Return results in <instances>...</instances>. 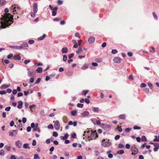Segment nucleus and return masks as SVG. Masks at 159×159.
<instances>
[{
  "mask_svg": "<svg viewBox=\"0 0 159 159\" xmlns=\"http://www.w3.org/2000/svg\"><path fill=\"white\" fill-rule=\"evenodd\" d=\"M2 16V17L0 18L2 20L0 23V29L6 28L7 27L10 26L13 23V16L10 13L4 14V16Z\"/></svg>",
  "mask_w": 159,
  "mask_h": 159,
  "instance_id": "f257e3e1",
  "label": "nucleus"
},
{
  "mask_svg": "<svg viewBox=\"0 0 159 159\" xmlns=\"http://www.w3.org/2000/svg\"><path fill=\"white\" fill-rule=\"evenodd\" d=\"M111 143L109 141V140L105 141V140L104 139H102V140L101 145L103 147H108L111 146Z\"/></svg>",
  "mask_w": 159,
  "mask_h": 159,
  "instance_id": "f03ea898",
  "label": "nucleus"
},
{
  "mask_svg": "<svg viewBox=\"0 0 159 159\" xmlns=\"http://www.w3.org/2000/svg\"><path fill=\"white\" fill-rule=\"evenodd\" d=\"M88 139L89 140H92L93 139H96L98 137V136L95 131L93 132L92 131L91 132V134L90 136H89L88 135Z\"/></svg>",
  "mask_w": 159,
  "mask_h": 159,
  "instance_id": "7ed1b4c3",
  "label": "nucleus"
},
{
  "mask_svg": "<svg viewBox=\"0 0 159 159\" xmlns=\"http://www.w3.org/2000/svg\"><path fill=\"white\" fill-rule=\"evenodd\" d=\"M131 150L132 152L131 153L132 155H135L137 154L138 152V149L134 146H132L131 147Z\"/></svg>",
  "mask_w": 159,
  "mask_h": 159,
  "instance_id": "20e7f679",
  "label": "nucleus"
},
{
  "mask_svg": "<svg viewBox=\"0 0 159 159\" xmlns=\"http://www.w3.org/2000/svg\"><path fill=\"white\" fill-rule=\"evenodd\" d=\"M20 49H28V45L27 43L23 42L22 43L21 46H20Z\"/></svg>",
  "mask_w": 159,
  "mask_h": 159,
  "instance_id": "39448f33",
  "label": "nucleus"
},
{
  "mask_svg": "<svg viewBox=\"0 0 159 159\" xmlns=\"http://www.w3.org/2000/svg\"><path fill=\"white\" fill-rule=\"evenodd\" d=\"M54 126L56 130H58L60 129V124L58 120H57L55 121Z\"/></svg>",
  "mask_w": 159,
  "mask_h": 159,
  "instance_id": "423d86ee",
  "label": "nucleus"
},
{
  "mask_svg": "<svg viewBox=\"0 0 159 159\" xmlns=\"http://www.w3.org/2000/svg\"><path fill=\"white\" fill-rule=\"evenodd\" d=\"M113 61L115 63H119L120 62L121 59L120 57H116L114 58Z\"/></svg>",
  "mask_w": 159,
  "mask_h": 159,
  "instance_id": "0eeeda50",
  "label": "nucleus"
},
{
  "mask_svg": "<svg viewBox=\"0 0 159 159\" xmlns=\"http://www.w3.org/2000/svg\"><path fill=\"white\" fill-rule=\"evenodd\" d=\"M16 8L19 9H20V8L19 7H16V6H15L14 5H12L11 7V9L13 10V12L14 14H15L16 13H17L16 9Z\"/></svg>",
  "mask_w": 159,
  "mask_h": 159,
  "instance_id": "6e6552de",
  "label": "nucleus"
},
{
  "mask_svg": "<svg viewBox=\"0 0 159 159\" xmlns=\"http://www.w3.org/2000/svg\"><path fill=\"white\" fill-rule=\"evenodd\" d=\"M38 3H35L33 5V12H34V13H37L38 11Z\"/></svg>",
  "mask_w": 159,
  "mask_h": 159,
  "instance_id": "1a4fd4ad",
  "label": "nucleus"
},
{
  "mask_svg": "<svg viewBox=\"0 0 159 159\" xmlns=\"http://www.w3.org/2000/svg\"><path fill=\"white\" fill-rule=\"evenodd\" d=\"M95 40V38L93 36H91L88 39V41L89 43L90 44L93 43Z\"/></svg>",
  "mask_w": 159,
  "mask_h": 159,
  "instance_id": "9d476101",
  "label": "nucleus"
},
{
  "mask_svg": "<svg viewBox=\"0 0 159 159\" xmlns=\"http://www.w3.org/2000/svg\"><path fill=\"white\" fill-rule=\"evenodd\" d=\"M16 145L18 148H20L22 147V144L20 140H18L16 142Z\"/></svg>",
  "mask_w": 159,
  "mask_h": 159,
  "instance_id": "9b49d317",
  "label": "nucleus"
},
{
  "mask_svg": "<svg viewBox=\"0 0 159 159\" xmlns=\"http://www.w3.org/2000/svg\"><path fill=\"white\" fill-rule=\"evenodd\" d=\"M68 134L67 133H66L65 134L64 136H61L60 138L61 140H65L68 138Z\"/></svg>",
  "mask_w": 159,
  "mask_h": 159,
  "instance_id": "f8f14e48",
  "label": "nucleus"
},
{
  "mask_svg": "<svg viewBox=\"0 0 159 159\" xmlns=\"http://www.w3.org/2000/svg\"><path fill=\"white\" fill-rule=\"evenodd\" d=\"M13 59L15 60H20L21 59V57L19 55L16 54L14 56Z\"/></svg>",
  "mask_w": 159,
  "mask_h": 159,
  "instance_id": "ddd939ff",
  "label": "nucleus"
},
{
  "mask_svg": "<svg viewBox=\"0 0 159 159\" xmlns=\"http://www.w3.org/2000/svg\"><path fill=\"white\" fill-rule=\"evenodd\" d=\"M154 151L155 152L157 151L158 149L159 148V143H156L154 144Z\"/></svg>",
  "mask_w": 159,
  "mask_h": 159,
  "instance_id": "4468645a",
  "label": "nucleus"
},
{
  "mask_svg": "<svg viewBox=\"0 0 159 159\" xmlns=\"http://www.w3.org/2000/svg\"><path fill=\"white\" fill-rule=\"evenodd\" d=\"M18 105L17 106V107L19 109H20L22 108L23 102L21 101H19L18 102Z\"/></svg>",
  "mask_w": 159,
  "mask_h": 159,
  "instance_id": "2eb2a0df",
  "label": "nucleus"
},
{
  "mask_svg": "<svg viewBox=\"0 0 159 159\" xmlns=\"http://www.w3.org/2000/svg\"><path fill=\"white\" fill-rule=\"evenodd\" d=\"M57 8H58L57 7H55L53 8V11H52V16H55L57 14L56 11L57 10Z\"/></svg>",
  "mask_w": 159,
  "mask_h": 159,
  "instance_id": "dca6fc26",
  "label": "nucleus"
},
{
  "mask_svg": "<svg viewBox=\"0 0 159 159\" xmlns=\"http://www.w3.org/2000/svg\"><path fill=\"white\" fill-rule=\"evenodd\" d=\"M68 49L66 47H64L61 49V52L63 53H66L67 52Z\"/></svg>",
  "mask_w": 159,
  "mask_h": 159,
  "instance_id": "f3484780",
  "label": "nucleus"
},
{
  "mask_svg": "<svg viewBox=\"0 0 159 159\" xmlns=\"http://www.w3.org/2000/svg\"><path fill=\"white\" fill-rule=\"evenodd\" d=\"M89 115V112L88 111H84L81 113V115L83 117L88 116Z\"/></svg>",
  "mask_w": 159,
  "mask_h": 159,
  "instance_id": "a211bd4d",
  "label": "nucleus"
},
{
  "mask_svg": "<svg viewBox=\"0 0 159 159\" xmlns=\"http://www.w3.org/2000/svg\"><path fill=\"white\" fill-rule=\"evenodd\" d=\"M10 47L11 48L14 49H20V46H10Z\"/></svg>",
  "mask_w": 159,
  "mask_h": 159,
  "instance_id": "6ab92c4d",
  "label": "nucleus"
},
{
  "mask_svg": "<svg viewBox=\"0 0 159 159\" xmlns=\"http://www.w3.org/2000/svg\"><path fill=\"white\" fill-rule=\"evenodd\" d=\"M46 36V34H44L42 36L39 37L38 38V40H43L44 39V38H45Z\"/></svg>",
  "mask_w": 159,
  "mask_h": 159,
  "instance_id": "aec40b11",
  "label": "nucleus"
},
{
  "mask_svg": "<svg viewBox=\"0 0 159 159\" xmlns=\"http://www.w3.org/2000/svg\"><path fill=\"white\" fill-rule=\"evenodd\" d=\"M7 3V2L5 0H1L0 1V4L1 5H4Z\"/></svg>",
  "mask_w": 159,
  "mask_h": 159,
  "instance_id": "412c9836",
  "label": "nucleus"
},
{
  "mask_svg": "<svg viewBox=\"0 0 159 159\" xmlns=\"http://www.w3.org/2000/svg\"><path fill=\"white\" fill-rule=\"evenodd\" d=\"M33 132H36L37 131L39 133H40L41 132L40 130L39 127L34 128L33 129Z\"/></svg>",
  "mask_w": 159,
  "mask_h": 159,
  "instance_id": "4be33fe9",
  "label": "nucleus"
},
{
  "mask_svg": "<svg viewBox=\"0 0 159 159\" xmlns=\"http://www.w3.org/2000/svg\"><path fill=\"white\" fill-rule=\"evenodd\" d=\"M83 51V49L81 48H78V50L76 51V53L77 54H79V53H80V52H82Z\"/></svg>",
  "mask_w": 159,
  "mask_h": 159,
  "instance_id": "5701e85b",
  "label": "nucleus"
},
{
  "mask_svg": "<svg viewBox=\"0 0 159 159\" xmlns=\"http://www.w3.org/2000/svg\"><path fill=\"white\" fill-rule=\"evenodd\" d=\"M119 118L121 119H124L125 118V114H121L119 116Z\"/></svg>",
  "mask_w": 159,
  "mask_h": 159,
  "instance_id": "b1692460",
  "label": "nucleus"
},
{
  "mask_svg": "<svg viewBox=\"0 0 159 159\" xmlns=\"http://www.w3.org/2000/svg\"><path fill=\"white\" fill-rule=\"evenodd\" d=\"M23 148L25 149L29 148L30 149V147H29V144L28 143H25L23 145Z\"/></svg>",
  "mask_w": 159,
  "mask_h": 159,
  "instance_id": "393cba45",
  "label": "nucleus"
},
{
  "mask_svg": "<svg viewBox=\"0 0 159 159\" xmlns=\"http://www.w3.org/2000/svg\"><path fill=\"white\" fill-rule=\"evenodd\" d=\"M28 76L29 77L31 76L34 75V74L33 72L31 71H28Z\"/></svg>",
  "mask_w": 159,
  "mask_h": 159,
  "instance_id": "a878e982",
  "label": "nucleus"
},
{
  "mask_svg": "<svg viewBox=\"0 0 159 159\" xmlns=\"http://www.w3.org/2000/svg\"><path fill=\"white\" fill-rule=\"evenodd\" d=\"M88 66H89V65L88 64H85L82 67L81 69H82L84 70H85V69L88 68Z\"/></svg>",
  "mask_w": 159,
  "mask_h": 159,
  "instance_id": "bb28decb",
  "label": "nucleus"
},
{
  "mask_svg": "<svg viewBox=\"0 0 159 159\" xmlns=\"http://www.w3.org/2000/svg\"><path fill=\"white\" fill-rule=\"evenodd\" d=\"M124 153V151L123 150H119L116 152V153L117 154H123Z\"/></svg>",
  "mask_w": 159,
  "mask_h": 159,
  "instance_id": "cd10ccee",
  "label": "nucleus"
},
{
  "mask_svg": "<svg viewBox=\"0 0 159 159\" xmlns=\"http://www.w3.org/2000/svg\"><path fill=\"white\" fill-rule=\"evenodd\" d=\"M36 71L38 73H41L42 72V68L41 67H39L37 69Z\"/></svg>",
  "mask_w": 159,
  "mask_h": 159,
  "instance_id": "c85d7f7f",
  "label": "nucleus"
},
{
  "mask_svg": "<svg viewBox=\"0 0 159 159\" xmlns=\"http://www.w3.org/2000/svg\"><path fill=\"white\" fill-rule=\"evenodd\" d=\"M9 85H5V84H3L2 85L1 88L2 89H5L9 87Z\"/></svg>",
  "mask_w": 159,
  "mask_h": 159,
  "instance_id": "c756f323",
  "label": "nucleus"
},
{
  "mask_svg": "<svg viewBox=\"0 0 159 159\" xmlns=\"http://www.w3.org/2000/svg\"><path fill=\"white\" fill-rule=\"evenodd\" d=\"M93 111L95 112H98L99 111V109L98 107H93Z\"/></svg>",
  "mask_w": 159,
  "mask_h": 159,
  "instance_id": "7c9ffc66",
  "label": "nucleus"
},
{
  "mask_svg": "<svg viewBox=\"0 0 159 159\" xmlns=\"http://www.w3.org/2000/svg\"><path fill=\"white\" fill-rule=\"evenodd\" d=\"M34 159H40L38 154H35L34 156Z\"/></svg>",
  "mask_w": 159,
  "mask_h": 159,
  "instance_id": "2f4dec72",
  "label": "nucleus"
},
{
  "mask_svg": "<svg viewBox=\"0 0 159 159\" xmlns=\"http://www.w3.org/2000/svg\"><path fill=\"white\" fill-rule=\"evenodd\" d=\"M88 92V90H83L82 92V93L83 95H85Z\"/></svg>",
  "mask_w": 159,
  "mask_h": 159,
  "instance_id": "473e14b6",
  "label": "nucleus"
},
{
  "mask_svg": "<svg viewBox=\"0 0 159 159\" xmlns=\"http://www.w3.org/2000/svg\"><path fill=\"white\" fill-rule=\"evenodd\" d=\"M141 140L145 142L147 141V139L145 136H143L141 138Z\"/></svg>",
  "mask_w": 159,
  "mask_h": 159,
  "instance_id": "72a5a7b5",
  "label": "nucleus"
},
{
  "mask_svg": "<svg viewBox=\"0 0 159 159\" xmlns=\"http://www.w3.org/2000/svg\"><path fill=\"white\" fill-rule=\"evenodd\" d=\"M152 15L153 16L154 18L156 20H157L158 18L157 17V15H156V14L154 12H152Z\"/></svg>",
  "mask_w": 159,
  "mask_h": 159,
  "instance_id": "f704fd0d",
  "label": "nucleus"
},
{
  "mask_svg": "<svg viewBox=\"0 0 159 159\" xmlns=\"http://www.w3.org/2000/svg\"><path fill=\"white\" fill-rule=\"evenodd\" d=\"M71 113L72 116H74L76 114L77 111L75 110L72 111H71Z\"/></svg>",
  "mask_w": 159,
  "mask_h": 159,
  "instance_id": "c9c22d12",
  "label": "nucleus"
},
{
  "mask_svg": "<svg viewBox=\"0 0 159 159\" xmlns=\"http://www.w3.org/2000/svg\"><path fill=\"white\" fill-rule=\"evenodd\" d=\"M84 105L82 104L79 103L77 104V107H78L82 108L83 107Z\"/></svg>",
  "mask_w": 159,
  "mask_h": 159,
  "instance_id": "e433bc0d",
  "label": "nucleus"
},
{
  "mask_svg": "<svg viewBox=\"0 0 159 159\" xmlns=\"http://www.w3.org/2000/svg\"><path fill=\"white\" fill-rule=\"evenodd\" d=\"M74 56V54L73 53H71L70 54L68 55V58L69 59H70L71 58Z\"/></svg>",
  "mask_w": 159,
  "mask_h": 159,
  "instance_id": "4c0bfd02",
  "label": "nucleus"
},
{
  "mask_svg": "<svg viewBox=\"0 0 159 159\" xmlns=\"http://www.w3.org/2000/svg\"><path fill=\"white\" fill-rule=\"evenodd\" d=\"M0 155L1 156L4 155V151L2 149L0 151Z\"/></svg>",
  "mask_w": 159,
  "mask_h": 159,
  "instance_id": "58836bf2",
  "label": "nucleus"
},
{
  "mask_svg": "<svg viewBox=\"0 0 159 159\" xmlns=\"http://www.w3.org/2000/svg\"><path fill=\"white\" fill-rule=\"evenodd\" d=\"M71 137L75 139L76 138V134L75 133H73L71 135Z\"/></svg>",
  "mask_w": 159,
  "mask_h": 159,
  "instance_id": "ea45409f",
  "label": "nucleus"
},
{
  "mask_svg": "<svg viewBox=\"0 0 159 159\" xmlns=\"http://www.w3.org/2000/svg\"><path fill=\"white\" fill-rule=\"evenodd\" d=\"M67 57L66 55H64L63 56V60L64 61H66L67 59Z\"/></svg>",
  "mask_w": 159,
  "mask_h": 159,
  "instance_id": "a19ab883",
  "label": "nucleus"
},
{
  "mask_svg": "<svg viewBox=\"0 0 159 159\" xmlns=\"http://www.w3.org/2000/svg\"><path fill=\"white\" fill-rule=\"evenodd\" d=\"M133 129H141V128L140 127L135 125L134 126Z\"/></svg>",
  "mask_w": 159,
  "mask_h": 159,
  "instance_id": "79ce46f5",
  "label": "nucleus"
},
{
  "mask_svg": "<svg viewBox=\"0 0 159 159\" xmlns=\"http://www.w3.org/2000/svg\"><path fill=\"white\" fill-rule=\"evenodd\" d=\"M120 137V136L119 135H116L114 138V139L116 140H118L119 139Z\"/></svg>",
  "mask_w": 159,
  "mask_h": 159,
  "instance_id": "37998d69",
  "label": "nucleus"
},
{
  "mask_svg": "<svg viewBox=\"0 0 159 159\" xmlns=\"http://www.w3.org/2000/svg\"><path fill=\"white\" fill-rule=\"evenodd\" d=\"M58 134L56 132H53L52 133V135L55 137H57L58 136Z\"/></svg>",
  "mask_w": 159,
  "mask_h": 159,
  "instance_id": "c03bdc74",
  "label": "nucleus"
},
{
  "mask_svg": "<svg viewBox=\"0 0 159 159\" xmlns=\"http://www.w3.org/2000/svg\"><path fill=\"white\" fill-rule=\"evenodd\" d=\"M91 120L93 124H95L97 120L95 118L91 119Z\"/></svg>",
  "mask_w": 159,
  "mask_h": 159,
  "instance_id": "a18cd8bd",
  "label": "nucleus"
},
{
  "mask_svg": "<svg viewBox=\"0 0 159 159\" xmlns=\"http://www.w3.org/2000/svg\"><path fill=\"white\" fill-rule=\"evenodd\" d=\"M41 79L39 78H38L36 80V81H35V84H38V83H39L40 81H41Z\"/></svg>",
  "mask_w": 159,
  "mask_h": 159,
  "instance_id": "49530a36",
  "label": "nucleus"
},
{
  "mask_svg": "<svg viewBox=\"0 0 159 159\" xmlns=\"http://www.w3.org/2000/svg\"><path fill=\"white\" fill-rule=\"evenodd\" d=\"M118 147L119 148H123L124 147V146L121 143H120L118 144Z\"/></svg>",
  "mask_w": 159,
  "mask_h": 159,
  "instance_id": "de8ad7c7",
  "label": "nucleus"
},
{
  "mask_svg": "<svg viewBox=\"0 0 159 159\" xmlns=\"http://www.w3.org/2000/svg\"><path fill=\"white\" fill-rule=\"evenodd\" d=\"M48 129H52L53 128V126L52 124H50L48 126Z\"/></svg>",
  "mask_w": 159,
  "mask_h": 159,
  "instance_id": "09e8293b",
  "label": "nucleus"
},
{
  "mask_svg": "<svg viewBox=\"0 0 159 159\" xmlns=\"http://www.w3.org/2000/svg\"><path fill=\"white\" fill-rule=\"evenodd\" d=\"M13 55L12 53H10L7 56V58L8 59H10L12 57Z\"/></svg>",
  "mask_w": 159,
  "mask_h": 159,
  "instance_id": "8fccbe9b",
  "label": "nucleus"
},
{
  "mask_svg": "<svg viewBox=\"0 0 159 159\" xmlns=\"http://www.w3.org/2000/svg\"><path fill=\"white\" fill-rule=\"evenodd\" d=\"M146 84L144 83H142L141 84L140 87L141 88H144L146 86Z\"/></svg>",
  "mask_w": 159,
  "mask_h": 159,
  "instance_id": "3c124183",
  "label": "nucleus"
},
{
  "mask_svg": "<svg viewBox=\"0 0 159 159\" xmlns=\"http://www.w3.org/2000/svg\"><path fill=\"white\" fill-rule=\"evenodd\" d=\"M118 52L117 51L116 49H113L112 50L111 52L112 53L115 54L116 53Z\"/></svg>",
  "mask_w": 159,
  "mask_h": 159,
  "instance_id": "603ef678",
  "label": "nucleus"
},
{
  "mask_svg": "<svg viewBox=\"0 0 159 159\" xmlns=\"http://www.w3.org/2000/svg\"><path fill=\"white\" fill-rule=\"evenodd\" d=\"M34 42V41L33 40H30L29 41L28 43L29 44H32Z\"/></svg>",
  "mask_w": 159,
  "mask_h": 159,
  "instance_id": "864d4df0",
  "label": "nucleus"
},
{
  "mask_svg": "<svg viewBox=\"0 0 159 159\" xmlns=\"http://www.w3.org/2000/svg\"><path fill=\"white\" fill-rule=\"evenodd\" d=\"M6 93V92L4 90L0 91V94L1 95L5 94Z\"/></svg>",
  "mask_w": 159,
  "mask_h": 159,
  "instance_id": "5fc2aeb1",
  "label": "nucleus"
},
{
  "mask_svg": "<svg viewBox=\"0 0 159 159\" xmlns=\"http://www.w3.org/2000/svg\"><path fill=\"white\" fill-rule=\"evenodd\" d=\"M30 62V60H25L24 61V63L25 64H27Z\"/></svg>",
  "mask_w": 159,
  "mask_h": 159,
  "instance_id": "6e6d98bb",
  "label": "nucleus"
},
{
  "mask_svg": "<svg viewBox=\"0 0 159 159\" xmlns=\"http://www.w3.org/2000/svg\"><path fill=\"white\" fill-rule=\"evenodd\" d=\"M95 61L97 62H100L102 61V59L101 58H98L95 60Z\"/></svg>",
  "mask_w": 159,
  "mask_h": 159,
  "instance_id": "4d7b16f0",
  "label": "nucleus"
},
{
  "mask_svg": "<svg viewBox=\"0 0 159 159\" xmlns=\"http://www.w3.org/2000/svg\"><path fill=\"white\" fill-rule=\"evenodd\" d=\"M31 130V127H30V126H28V127H27V128H26V130L27 132H30V131Z\"/></svg>",
  "mask_w": 159,
  "mask_h": 159,
  "instance_id": "13d9d810",
  "label": "nucleus"
},
{
  "mask_svg": "<svg viewBox=\"0 0 159 159\" xmlns=\"http://www.w3.org/2000/svg\"><path fill=\"white\" fill-rule=\"evenodd\" d=\"M14 123L13 120L11 121L10 123V126L11 127L13 126L14 125Z\"/></svg>",
  "mask_w": 159,
  "mask_h": 159,
  "instance_id": "bf43d9fd",
  "label": "nucleus"
},
{
  "mask_svg": "<svg viewBox=\"0 0 159 159\" xmlns=\"http://www.w3.org/2000/svg\"><path fill=\"white\" fill-rule=\"evenodd\" d=\"M149 89L148 88H145L144 89V92L146 93H149Z\"/></svg>",
  "mask_w": 159,
  "mask_h": 159,
  "instance_id": "052dcab7",
  "label": "nucleus"
},
{
  "mask_svg": "<svg viewBox=\"0 0 159 159\" xmlns=\"http://www.w3.org/2000/svg\"><path fill=\"white\" fill-rule=\"evenodd\" d=\"M32 144L34 146H35L36 145V142L35 140H33Z\"/></svg>",
  "mask_w": 159,
  "mask_h": 159,
  "instance_id": "680f3d73",
  "label": "nucleus"
},
{
  "mask_svg": "<svg viewBox=\"0 0 159 159\" xmlns=\"http://www.w3.org/2000/svg\"><path fill=\"white\" fill-rule=\"evenodd\" d=\"M35 106H36L35 105L33 104V105H32L31 106H30L29 108H30V109L31 110L32 108L34 107Z\"/></svg>",
  "mask_w": 159,
  "mask_h": 159,
  "instance_id": "e2e57ef3",
  "label": "nucleus"
},
{
  "mask_svg": "<svg viewBox=\"0 0 159 159\" xmlns=\"http://www.w3.org/2000/svg\"><path fill=\"white\" fill-rule=\"evenodd\" d=\"M131 129V128H126L125 129V130L126 132L128 133L129 132V131Z\"/></svg>",
  "mask_w": 159,
  "mask_h": 159,
  "instance_id": "0e129e2a",
  "label": "nucleus"
},
{
  "mask_svg": "<svg viewBox=\"0 0 159 159\" xmlns=\"http://www.w3.org/2000/svg\"><path fill=\"white\" fill-rule=\"evenodd\" d=\"M95 153L96 156H98L99 154V152L98 150H95Z\"/></svg>",
  "mask_w": 159,
  "mask_h": 159,
  "instance_id": "69168bd1",
  "label": "nucleus"
},
{
  "mask_svg": "<svg viewBox=\"0 0 159 159\" xmlns=\"http://www.w3.org/2000/svg\"><path fill=\"white\" fill-rule=\"evenodd\" d=\"M17 93V90L16 89H13L12 91V93L15 95Z\"/></svg>",
  "mask_w": 159,
  "mask_h": 159,
  "instance_id": "338daca9",
  "label": "nucleus"
},
{
  "mask_svg": "<svg viewBox=\"0 0 159 159\" xmlns=\"http://www.w3.org/2000/svg\"><path fill=\"white\" fill-rule=\"evenodd\" d=\"M57 156L56 155H54L52 157H50V159H57Z\"/></svg>",
  "mask_w": 159,
  "mask_h": 159,
  "instance_id": "774afa93",
  "label": "nucleus"
}]
</instances>
